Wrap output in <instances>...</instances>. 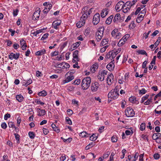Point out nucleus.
I'll return each instance as SVG.
<instances>
[{
	"label": "nucleus",
	"instance_id": "obj_55",
	"mask_svg": "<svg viewBox=\"0 0 161 161\" xmlns=\"http://www.w3.org/2000/svg\"><path fill=\"white\" fill-rule=\"evenodd\" d=\"M80 82V79H78L77 80H75L74 83L75 85H79Z\"/></svg>",
	"mask_w": 161,
	"mask_h": 161
},
{
	"label": "nucleus",
	"instance_id": "obj_56",
	"mask_svg": "<svg viewBox=\"0 0 161 161\" xmlns=\"http://www.w3.org/2000/svg\"><path fill=\"white\" fill-rule=\"evenodd\" d=\"M19 10L18 9H16L15 10H14L13 11V15L14 16H16L18 14L19 12Z\"/></svg>",
	"mask_w": 161,
	"mask_h": 161
},
{
	"label": "nucleus",
	"instance_id": "obj_41",
	"mask_svg": "<svg viewBox=\"0 0 161 161\" xmlns=\"http://www.w3.org/2000/svg\"><path fill=\"white\" fill-rule=\"evenodd\" d=\"M158 133H154L152 136V138L155 140H157L158 139Z\"/></svg>",
	"mask_w": 161,
	"mask_h": 161
},
{
	"label": "nucleus",
	"instance_id": "obj_43",
	"mask_svg": "<svg viewBox=\"0 0 161 161\" xmlns=\"http://www.w3.org/2000/svg\"><path fill=\"white\" fill-rule=\"evenodd\" d=\"M90 32V28H87L85 30L84 32V34L86 36L88 35Z\"/></svg>",
	"mask_w": 161,
	"mask_h": 161
},
{
	"label": "nucleus",
	"instance_id": "obj_14",
	"mask_svg": "<svg viewBox=\"0 0 161 161\" xmlns=\"http://www.w3.org/2000/svg\"><path fill=\"white\" fill-rule=\"evenodd\" d=\"M37 112H38V115L39 116H44L46 114V111L44 109H41L38 108L37 109Z\"/></svg>",
	"mask_w": 161,
	"mask_h": 161
},
{
	"label": "nucleus",
	"instance_id": "obj_2",
	"mask_svg": "<svg viewBox=\"0 0 161 161\" xmlns=\"http://www.w3.org/2000/svg\"><path fill=\"white\" fill-rule=\"evenodd\" d=\"M104 30V27L102 26L98 28L97 31L96 33L97 36L96 38L97 42H99L102 38Z\"/></svg>",
	"mask_w": 161,
	"mask_h": 161
},
{
	"label": "nucleus",
	"instance_id": "obj_23",
	"mask_svg": "<svg viewBox=\"0 0 161 161\" xmlns=\"http://www.w3.org/2000/svg\"><path fill=\"white\" fill-rule=\"evenodd\" d=\"M138 54L145 55L147 56V54L145 51L143 50H139L137 51Z\"/></svg>",
	"mask_w": 161,
	"mask_h": 161
},
{
	"label": "nucleus",
	"instance_id": "obj_26",
	"mask_svg": "<svg viewBox=\"0 0 161 161\" xmlns=\"http://www.w3.org/2000/svg\"><path fill=\"white\" fill-rule=\"evenodd\" d=\"M80 43L81 42H76V43H74L72 46V47H73V49H75L77 47H78L80 45Z\"/></svg>",
	"mask_w": 161,
	"mask_h": 161
},
{
	"label": "nucleus",
	"instance_id": "obj_16",
	"mask_svg": "<svg viewBox=\"0 0 161 161\" xmlns=\"http://www.w3.org/2000/svg\"><path fill=\"white\" fill-rule=\"evenodd\" d=\"M78 50H75L73 54V58L76 59L77 61H78L79 60V59L78 56Z\"/></svg>",
	"mask_w": 161,
	"mask_h": 161
},
{
	"label": "nucleus",
	"instance_id": "obj_25",
	"mask_svg": "<svg viewBox=\"0 0 161 161\" xmlns=\"http://www.w3.org/2000/svg\"><path fill=\"white\" fill-rule=\"evenodd\" d=\"M95 145V144L93 142H92L89 143L87 146L85 147V149L86 150H87L89 149L90 148L92 147L93 146Z\"/></svg>",
	"mask_w": 161,
	"mask_h": 161
},
{
	"label": "nucleus",
	"instance_id": "obj_32",
	"mask_svg": "<svg viewBox=\"0 0 161 161\" xmlns=\"http://www.w3.org/2000/svg\"><path fill=\"white\" fill-rule=\"evenodd\" d=\"M45 30V29H41L40 30H38L36 31H35L33 33H32L35 35V36H36L38 34L40 33H41L42 32V31L43 30Z\"/></svg>",
	"mask_w": 161,
	"mask_h": 161
},
{
	"label": "nucleus",
	"instance_id": "obj_15",
	"mask_svg": "<svg viewBox=\"0 0 161 161\" xmlns=\"http://www.w3.org/2000/svg\"><path fill=\"white\" fill-rule=\"evenodd\" d=\"M129 100L132 103H135L137 104H138L139 103V102L136 100V98L135 97L132 96L130 97L129 98Z\"/></svg>",
	"mask_w": 161,
	"mask_h": 161
},
{
	"label": "nucleus",
	"instance_id": "obj_3",
	"mask_svg": "<svg viewBox=\"0 0 161 161\" xmlns=\"http://www.w3.org/2000/svg\"><path fill=\"white\" fill-rule=\"evenodd\" d=\"M125 113L126 116L128 117H132L135 115V112L130 107H128L125 110Z\"/></svg>",
	"mask_w": 161,
	"mask_h": 161
},
{
	"label": "nucleus",
	"instance_id": "obj_48",
	"mask_svg": "<svg viewBox=\"0 0 161 161\" xmlns=\"http://www.w3.org/2000/svg\"><path fill=\"white\" fill-rule=\"evenodd\" d=\"M153 157L155 159H158L160 157V155L158 153H156L153 155Z\"/></svg>",
	"mask_w": 161,
	"mask_h": 161
},
{
	"label": "nucleus",
	"instance_id": "obj_54",
	"mask_svg": "<svg viewBox=\"0 0 161 161\" xmlns=\"http://www.w3.org/2000/svg\"><path fill=\"white\" fill-rule=\"evenodd\" d=\"M58 51H55L53 52H52L51 53V56L53 57L54 56H56L58 55Z\"/></svg>",
	"mask_w": 161,
	"mask_h": 161
},
{
	"label": "nucleus",
	"instance_id": "obj_24",
	"mask_svg": "<svg viewBox=\"0 0 161 161\" xmlns=\"http://www.w3.org/2000/svg\"><path fill=\"white\" fill-rule=\"evenodd\" d=\"M97 138V136L96 134H93L92 135L90 136V140L94 141H96Z\"/></svg>",
	"mask_w": 161,
	"mask_h": 161
},
{
	"label": "nucleus",
	"instance_id": "obj_63",
	"mask_svg": "<svg viewBox=\"0 0 161 161\" xmlns=\"http://www.w3.org/2000/svg\"><path fill=\"white\" fill-rule=\"evenodd\" d=\"M6 42L7 43V45L8 46H10L12 44V42L9 40H6Z\"/></svg>",
	"mask_w": 161,
	"mask_h": 161
},
{
	"label": "nucleus",
	"instance_id": "obj_40",
	"mask_svg": "<svg viewBox=\"0 0 161 161\" xmlns=\"http://www.w3.org/2000/svg\"><path fill=\"white\" fill-rule=\"evenodd\" d=\"M152 101V97H150L144 103L145 105H148L150 104V103Z\"/></svg>",
	"mask_w": 161,
	"mask_h": 161
},
{
	"label": "nucleus",
	"instance_id": "obj_27",
	"mask_svg": "<svg viewBox=\"0 0 161 161\" xmlns=\"http://www.w3.org/2000/svg\"><path fill=\"white\" fill-rule=\"evenodd\" d=\"M98 68V64L97 63H95L93 64L91 67V70H92V69H93V70H95L96 69H97Z\"/></svg>",
	"mask_w": 161,
	"mask_h": 161
},
{
	"label": "nucleus",
	"instance_id": "obj_5",
	"mask_svg": "<svg viewBox=\"0 0 161 161\" xmlns=\"http://www.w3.org/2000/svg\"><path fill=\"white\" fill-rule=\"evenodd\" d=\"M71 72H69V71L65 75V76L66 77V79L63 80V82L64 84L70 82L74 79V76L72 74L71 75Z\"/></svg>",
	"mask_w": 161,
	"mask_h": 161
},
{
	"label": "nucleus",
	"instance_id": "obj_28",
	"mask_svg": "<svg viewBox=\"0 0 161 161\" xmlns=\"http://www.w3.org/2000/svg\"><path fill=\"white\" fill-rule=\"evenodd\" d=\"M47 92L46 91L43 90L38 93V95L39 96H45L47 95Z\"/></svg>",
	"mask_w": 161,
	"mask_h": 161
},
{
	"label": "nucleus",
	"instance_id": "obj_21",
	"mask_svg": "<svg viewBox=\"0 0 161 161\" xmlns=\"http://www.w3.org/2000/svg\"><path fill=\"white\" fill-rule=\"evenodd\" d=\"M119 18H120V15L119 13H117L115 15L114 19H113L114 22L115 23H116L118 20Z\"/></svg>",
	"mask_w": 161,
	"mask_h": 161
},
{
	"label": "nucleus",
	"instance_id": "obj_31",
	"mask_svg": "<svg viewBox=\"0 0 161 161\" xmlns=\"http://www.w3.org/2000/svg\"><path fill=\"white\" fill-rule=\"evenodd\" d=\"M107 10H108V8H105V9H103L101 13V16L102 17L104 18L105 17L104 14V13L105 12V11H106Z\"/></svg>",
	"mask_w": 161,
	"mask_h": 161
},
{
	"label": "nucleus",
	"instance_id": "obj_35",
	"mask_svg": "<svg viewBox=\"0 0 161 161\" xmlns=\"http://www.w3.org/2000/svg\"><path fill=\"white\" fill-rule=\"evenodd\" d=\"M28 135L31 139H33L35 137V134L33 132L30 131L28 133Z\"/></svg>",
	"mask_w": 161,
	"mask_h": 161
},
{
	"label": "nucleus",
	"instance_id": "obj_9",
	"mask_svg": "<svg viewBox=\"0 0 161 161\" xmlns=\"http://www.w3.org/2000/svg\"><path fill=\"white\" fill-rule=\"evenodd\" d=\"M41 10L39 8L36 11L34 12L32 16V19L33 20H37L39 18Z\"/></svg>",
	"mask_w": 161,
	"mask_h": 161
},
{
	"label": "nucleus",
	"instance_id": "obj_61",
	"mask_svg": "<svg viewBox=\"0 0 161 161\" xmlns=\"http://www.w3.org/2000/svg\"><path fill=\"white\" fill-rule=\"evenodd\" d=\"M111 141L112 142H115L117 141V139L116 137L114 136L111 137Z\"/></svg>",
	"mask_w": 161,
	"mask_h": 161
},
{
	"label": "nucleus",
	"instance_id": "obj_52",
	"mask_svg": "<svg viewBox=\"0 0 161 161\" xmlns=\"http://www.w3.org/2000/svg\"><path fill=\"white\" fill-rule=\"evenodd\" d=\"M83 25L82 23L81 22H80V21L76 23V26L78 28H80L81 27H82V26L83 25Z\"/></svg>",
	"mask_w": 161,
	"mask_h": 161
},
{
	"label": "nucleus",
	"instance_id": "obj_11",
	"mask_svg": "<svg viewBox=\"0 0 161 161\" xmlns=\"http://www.w3.org/2000/svg\"><path fill=\"white\" fill-rule=\"evenodd\" d=\"M19 53H11L9 55V58L11 60L13 59L17 60L19 58Z\"/></svg>",
	"mask_w": 161,
	"mask_h": 161
},
{
	"label": "nucleus",
	"instance_id": "obj_33",
	"mask_svg": "<svg viewBox=\"0 0 161 161\" xmlns=\"http://www.w3.org/2000/svg\"><path fill=\"white\" fill-rule=\"evenodd\" d=\"M107 39H103L101 43V46H103L108 43V41H107Z\"/></svg>",
	"mask_w": 161,
	"mask_h": 161
},
{
	"label": "nucleus",
	"instance_id": "obj_59",
	"mask_svg": "<svg viewBox=\"0 0 161 161\" xmlns=\"http://www.w3.org/2000/svg\"><path fill=\"white\" fill-rule=\"evenodd\" d=\"M43 133L45 135H47L49 132L48 130L46 128H43Z\"/></svg>",
	"mask_w": 161,
	"mask_h": 161
},
{
	"label": "nucleus",
	"instance_id": "obj_10",
	"mask_svg": "<svg viewBox=\"0 0 161 161\" xmlns=\"http://www.w3.org/2000/svg\"><path fill=\"white\" fill-rule=\"evenodd\" d=\"M107 74V71H102L99 72L97 76L98 79L101 81H103L104 79V75Z\"/></svg>",
	"mask_w": 161,
	"mask_h": 161
},
{
	"label": "nucleus",
	"instance_id": "obj_30",
	"mask_svg": "<svg viewBox=\"0 0 161 161\" xmlns=\"http://www.w3.org/2000/svg\"><path fill=\"white\" fill-rule=\"evenodd\" d=\"M147 62V61L146 60L142 63V67L143 69H145L144 70H147V67H146V64Z\"/></svg>",
	"mask_w": 161,
	"mask_h": 161
},
{
	"label": "nucleus",
	"instance_id": "obj_47",
	"mask_svg": "<svg viewBox=\"0 0 161 161\" xmlns=\"http://www.w3.org/2000/svg\"><path fill=\"white\" fill-rule=\"evenodd\" d=\"M8 125L9 127L14 128V124L12 122H9L8 123Z\"/></svg>",
	"mask_w": 161,
	"mask_h": 161
},
{
	"label": "nucleus",
	"instance_id": "obj_57",
	"mask_svg": "<svg viewBox=\"0 0 161 161\" xmlns=\"http://www.w3.org/2000/svg\"><path fill=\"white\" fill-rule=\"evenodd\" d=\"M141 137L144 140H147V141H148V136L146 135L142 134V135Z\"/></svg>",
	"mask_w": 161,
	"mask_h": 161
},
{
	"label": "nucleus",
	"instance_id": "obj_22",
	"mask_svg": "<svg viewBox=\"0 0 161 161\" xmlns=\"http://www.w3.org/2000/svg\"><path fill=\"white\" fill-rule=\"evenodd\" d=\"M114 67V65L111 64V63H109L107 66V68L108 70H113Z\"/></svg>",
	"mask_w": 161,
	"mask_h": 161
},
{
	"label": "nucleus",
	"instance_id": "obj_17",
	"mask_svg": "<svg viewBox=\"0 0 161 161\" xmlns=\"http://www.w3.org/2000/svg\"><path fill=\"white\" fill-rule=\"evenodd\" d=\"M136 2L137 0H133L132 2L128 1L125 3V5H126L127 6H130L131 7L132 6L134 5Z\"/></svg>",
	"mask_w": 161,
	"mask_h": 161
},
{
	"label": "nucleus",
	"instance_id": "obj_7",
	"mask_svg": "<svg viewBox=\"0 0 161 161\" xmlns=\"http://www.w3.org/2000/svg\"><path fill=\"white\" fill-rule=\"evenodd\" d=\"M100 19V15L98 13H97L93 16V23L94 25H97L99 22Z\"/></svg>",
	"mask_w": 161,
	"mask_h": 161
},
{
	"label": "nucleus",
	"instance_id": "obj_45",
	"mask_svg": "<svg viewBox=\"0 0 161 161\" xmlns=\"http://www.w3.org/2000/svg\"><path fill=\"white\" fill-rule=\"evenodd\" d=\"M20 45L22 46L26 45L25 41L23 39H22L20 41Z\"/></svg>",
	"mask_w": 161,
	"mask_h": 161
},
{
	"label": "nucleus",
	"instance_id": "obj_1",
	"mask_svg": "<svg viewBox=\"0 0 161 161\" xmlns=\"http://www.w3.org/2000/svg\"><path fill=\"white\" fill-rule=\"evenodd\" d=\"M91 83V78L87 77L84 78L82 80L81 87L83 89L86 90L90 86Z\"/></svg>",
	"mask_w": 161,
	"mask_h": 161
},
{
	"label": "nucleus",
	"instance_id": "obj_6",
	"mask_svg": "<svg viewBox=\"0 0 161 161\" xmlns=\"http://www.w3.org/2000/svg\"><path fill=\"white\" fill-rule=\"evenodd\" d=\"M124 4V2L122 1H119L116 5L115 8L116 11L118 10L117 12L123 8H124L125 6V5Z\"/></svg>",
	"mask_w": 161,
	"mask_h": 161
},
{
	"label": "nucleus",
	"instance_id": "obj_49",
	"mask_svg": "<svg viewBox=\"0 0 161 161\" xmlns=\"http://www.w3.org/2000/svg\"><path fill=\"white\" fill-rule=\"evenodd\" d=\"M139 156V153H136L134 157V158L132 160V161H136L137 159Z\"/></svg>",
	"mask_w": 161,
	"mask_h": 161
},
{
	"label": "nucleus",
	"instance_id": "obj_44",
	"mask_svg": "<svg viewBox=\"0 0 161 161\" xmlns=\"http://www.w3.org/2000/svg\"><path fill=\"white\" fill-rule=\"evenodd\" d=\"M113 79L107 78V83L108 85H110L113 81Z\"/></svg>",
	"mask_w": 161,
	"mask_h": 161
},
{
	"label": "nucleus",
	"instance_id": "obj_39",
	"mask_svg": "<svg viewBox=\"0 0 161 161\" xmlns=\"http://www.w3.org/2000/svg\"><path fill=\"white\" fill-rule=\"evenodd\" d=\"M125 40H120L118 43V46L120 47L122 46L125 43Z\"/></svg>",
	"mask_w": 161,
	"mask_h": 161
},
{
	"label": "nucleus",
	"instance_id": "obj_8",
	"mask_svg": "<svg viewBox=\"0 0 161 161\" xmlns=\"http://www.w3.org/2000/svg\"><path fill=\"white\" fill-rule=\"evenodd\" d=\"M100 85L97 82H95L92 83L91 85V90L93 92H96L99 87Z\"/></svg>",
	"mask_w": 161,
	"mask_h": 161
},
{
	"label": "nucleus",
	"instance_id": "obj_62",
	"mask_svg": "<svg viewBox=\"0 0 161 161\" xmlns=\"http://www.w3.org/2000/svg\"><path fill=\"white\" fill-rule=\"evenodd\" d=\"M42 73L40 71H36V75L37 77H41L42 76Z\"/></svg>",
	"mask_w": 161,
	"mask_h": 161
},
{
	"label": "nucleus",
	"instance_id": "obj_13",
	"mask_svg": "<svg viewBox=\"0 0 161 161\" xmlns=\"http://www.w3.org/2000/svg\"><path fill=\"white\" fill-rule=\"evenodd\" d=\"M88 7H84L82 9V11H83V13H84V14L82 15V16L81 17V18H82L83 19H86L87 18V12L86 10L88 9Z\"/></svg>",
	"mask_w": 161,
	"mask_h": 161
},
{
	"label": "nucleus",
	"instance_id": "obj_53",
	"mask_svg": "<svg viewBox=\"0 0 161 161\" xmlns=\"http://www.w3.org/2000/svg\"><path fill=\"white\" fill-rule=\"evenodd\" d=\"M48 36V34L47 33H45L43 35V36L41 38L42 40H44L46 38H47Z\"/></svg>",
	"mask_w": 161,
	"mask_h": 161
},
{
	"label": "nucleus",
	"instance_id": "obj_51",
	"mask_svg": "<svg viewBox=\"0 0 161 161\" xmlns=\"http://www.w3.org/2000/svg\"><path fill=\"white\" fill-rule=\"evenodd\" d=\"M131 133L130 131L128 130H126L125 131V133L127 135H130L131 134H132L133 133V131L132 130H131Z\"/></svg>",
	"mask_w": 161,
	"mask_h": 161
},
{
	"label": "nucleus",
	"instance_id": "obj_58",
	"mask_svg": "<svg viewBox=\"0 0 161 161\" xmlns=\"http://www.w3.org/2000/svg\"><path fill=\"white\" fill-rule=\"evenodd\" d=\"M151 31H149L147 34L146 33V32L144 33L143 34V36H145V39H147L148 38V35L151 33Z\"/></svg>",
	"mask_w": 161,
	"mask_h": 161
},
{
	"label": "nucleus",
	"instance_id": "obj_42",
	"mask_svg": "<svg viewBox=\"0 0 161 161\" xmlns=\"http://www.w3.org/2000/svg\"><path fill=\"white\" fill-rule=\"evenodd\" d=\"M14 135H15L16 139L17 141V143H19V136L18 134L14 133Z\"/></svg>",
	"mask_w": 161,
	"mask_h": 161
},
{
	"label": "nucleus",
	"instance_id": "obj_20",
	"mask_svg": "<svg viewBox=\"0 0 161 161\" xmlns=\"http://www.w3.org/2000/svg\"><path fill=\"white\" fill-rule=\"evenodd\" d=\"M16 98V100L19 102L22 101L24 99L23 97L21 94L17 95Z\"/></svg>",
	"mask_w": 161,
	"mask_h": 161
},
{
	"label": "nucleus",
	"instance_id": "obj_18",
	"mask_svg": "<svg viewBox=\"0 0 161 161\" xmlns=\"http://www.w3.org/2000/svg\"><path fill=\"white\" fill-rule=\"evenodd\" d=\"M114 17L113 15H111L109 17L106 21V23L107 25H109L111 22L112 19Z\"/></svg>",
	"mask_w": 161,
	"mask_h": 161
},
{
	"label": "nucleus",
	"instance_id": "obj_38",
	"mask_svg": "<svg viewBox=\"0 0 161 161\" xmlns=\"http://www.w3.org/2000/svg\"><path fill=\"white\" fill-rule=\"evenodd\" d=\"M149 97V95L146 94L145 96H143L142 99L141 103H143L144 101L148 99Z\"/></svg>",
	"mask_w": 161,
	"mask_h": 161
},
{
	"label": "nucleus",
	"instance_id": "obj_37",
	"mask_svg": "<svg viewBox=\"0 0 161 161\" xmlns=\"http://www.w3.org/2000/svg\"><path fill=\"white\" fill-rule=\"evenodd\" d=\"M66 121L67 123L68 124L71 125H72V122L70 119L68 117H66L65 118Z\"/></svg>",
	"mask_w": 161,
	"mask_h": 161
},
{
	"label": "nucleus",
	"instance_id": "obj_46",
	"mask_svg": "<svg viewBox=\"0 0 161 161\" xmlns=\"http://www.w3.org/2000/svg\"><path fill=\"white\" fill-rule=\"evenodd\" d=\"M62 65H63V67L64 68L67 69L69 67V65L67 63H63L62 64Z\"/></svg>",
	"mask_w": 161,
	"mask_h": 161
},
{
	"label": "nucleus",
	"instance_id": "obj_34",
	"mask_svg": "<svg viewBox=\"0 0 161 161\" xmlns=\"http://www.w3.org/2000/svg\"><path fill=\"white\" fill-rule=\"evenodd\" d=\"M146 127V124L145 123H142L140 125V129L141 130L143 131L145 129Z\"/></svg>",
	"mask_w": 161,
	"mask_h": 161
},
{
	"label": "nucleus",
	"instance_id": "obj_4",
	"mask_svg": "<svg viewBox=\"0 0 161 161\" xmlns=\"http://www.w3.org/2000/svg\"><path fill=\"white\" fill-rule=\"evenodd\" d=\"M119 94L117 92V90L116 91L115 89L114 90H112L108 93V98H113L114 99H116L118 97Z\"/></svg>",
	"mask_w": 161,
	"mask_h": 161
},
{
	"label": "nucleus",
	"instance_id": "obj_29",
	"mask_svg": "<svg viewBox=\"0 0 161 161\" xmlns=\"http://www.w3.org/2000/svg\"><path fill=\"white\" fill-rule=\"evenodd\" d=\"M86 135H88L86 131H83L80 134V136L82 137H88L89 136H86Z\"/></svg>",
	"mask_w": 161,
	"mask_h": 161
},
{
	"label": "nucleus",
	"instance_id": "obj_19",
	"mask_svg": "<svg viewBox=\"0 0 161 161\" xmlns=\"http://www.w3.org/2000/svg\"><path fill=\"white\" fill-rule=\"evenodd\" d=\"M46 50L44 49H42L40 51H38L36 53V56H41L42 54L45 53Z\"/></svg>",
	"mask_w": 161,
	"mask_h": 161
},
{
	"label": "nucleus",
	"instance_id": "obj_50",
	"mask_svg": "<svg viewBox=\"0 0 161 161\" xmlns=\"http://www.w3.org/2000/svg\"><path fill=\"white\" fill-rule=\"evenodd\" d=\"M118 31L117 29H114L112 32L111 35L113 36H115L116 33L118 32Z\"/></svg>",
	"mask_w": 161,
	"mask_h": 161
},
{
	"label": "nucleus",
	"instance_id": "obj_60",
	"mask_svg": "<svg viewBox=\"0 0 161 161\" xmlns=\"http://www.w3.org/2000/svg\"><path fill=\"white\" fill-rule=\"evenodd\" d=\"M1 127L2 128L5 129L7 127V125L6 123L5 122L2 123L1 125Z\"/></svg>",
	"mask_w": 161,
	"mask_h": 161
},
{
	"label": "nucleus",
	"instance_id": "obj_36",
	"mask_svg": "<svg viewBox=\"0 0 161 161\" xmlns=\"http://www.w3.org/2000/svg\"><path fill=\"white\" fill-rule=\"evenodd\" d=\"M139 94L143 95L145 94L147 92V90H146L144 88H142L141 90H139Z\"/></svg>",
	"mask_w": 161,
	"mask_h": 161
},
{
	"label": "nucleus",
	"instance_id": "obj_12",
	"mask_svg": "<svg viewBox=\"0 0 161 161\" xmlns=\"http://www.w3.org/2000/svg\"><path fill=\"white\" fill-rule=\"evenodd\" d=\"M61 23V20H58L53 22L52 25L53 27L55 29H58V27Z\"/></svg>",
	"mask_w": 161,
	"mask_h": 161
},
{
	"label": "nucleus",
	"instance_id": "obj_64",
	"mask_svg": "<svg viewBox=\"0 0 161 161\" xmlns=\"http://www.w3.org/2000/svg\"><path fill=\"white\" fill-rule=\"evenodd\" d=\"M66 159L65 155L64 154V155H62L61 156L60 158V159L61 161H64L65 159Z\"/></svg>",
	"mask_w": 161,
	"mask_h": 161
}]
</instances>
